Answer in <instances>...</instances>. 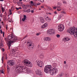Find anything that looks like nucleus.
Here are the masks:
<instances>
[{"instance_id": "1", "label": "nucleus", "mask_w": 77, "mask_h": 77, "mask_svg": "<svg viewBox=\"0 0 77 77\" xmlns=\"http://www.w3.org/2000/svg\"><path fill=\"white\" fill-rule=\"evenodd\" d=\"M15 68H16L15 70L18 72H29V69L25 66L22 67L16 65Z\"/></svg>"}, {"instance_id": "2", "label": "nucleus", "mask_w": 77, "mask_h": 77, "mask_svg": "<svg viewBox=\"0 0 77 77\" xmlns=\"http://www.w3.org/2000/svg\"><path fill=\"white\" fill-rule=\"evenodd\" d=\"M68 32L70 35H73L75 34L76 36H77V28L75 29V27H71L68 30Z\"/></svg>"}, {"instance_id": "3", "label": "nucleus", "mask_w": 77, "mask_h": 77, "mask_svg": "<svg viewBox=\"0 0 77 77\" xmlns=\"http://www.w3.org/2000/svg\"><path fill=\"white\" fill-rule=\"evenodd\" d=\"M52 66L50 65H47L45 66L44 69V71L45 72L48 73L50 72L52 69Z\"/></svg>"}, {"instance_id": "4", "label": "nucleus", "mask_w": 77, "mask_h": 77, "mask_svg": "<svg viewBox=\"0 0 77 77\" xmlns=\"http://www.w3.org/2000/svg\"><path fill=\"white\" fill-rule=\"evenodd\" d=\"M7 39L8 40H13L14 41H17L18 39L17 37H16L13 34L10 35L7 37Z\"/></svg>"}, {"instance_id": "5", "label": "nucleus", "mask_w": 77, "mask_h": 77, "mask_svg": "<svg viewBox=\"0 0 77 77\" xmlns=\"http://www.w3.org/2000/svg\"><path fill=\"white\" fill-rule=\"evenodd\" d=\"M19 52V53L17 52V50L16 49H13L11 51V54H15V55H17L16 57H21V55H20V54Z\"/></svg>"}, {"instance_id": "6", "label": "nucleus", "mask_w": 77, "mask_h": 77, "mask_svg": "<svg viewBox=\"0 0 77 77\" xmlns=\"http://www.w3.org/2000/svg\"><path fill=\"white\" fill-rule=\"evenodd\" d=\"M47 33L49 35H53L55 33V30L53 29H50L48 31Z\"/></svg>"}, {"instance_id": "7", "label": "nucleus", "mask_w": 77, "mask_h": 77, "mask_svg": "<svg viewBox=\"0 0 77 77\" xmlns=\"http://www.w3.org/2000/svg\"><path fill=\"white\" fill-rule=\"evenodd\" d=\"M64 29H65V27L62 24H60L58 25V30L61 32L63 31Z\"/></svg>"}, {"instance_id": "8", "label": "nucleus", "mask_w": 77, "mask_h": 77, "mask_svg": "<svg viewBox=\"0 0 77 77\" xmlns=\"http://www.w3.org/2000/svg\"><path fill=\"white\" fill-rule=\"evenodd\" d=\"M57 71V69L56 68H54L51 70L50 71L51 74V75H53L55 73H56V72Z\"/></svg>"}, {"instance_id": "9", "label": "nucleus", "mask_w": 77, "mask_h": 77, "mask_svg": "<svg viewBox=\"0 0 77 77\" xmlns=\"http://www.w3.org/2000/svg\"><path fill=\"white\" fill-rule=\"evenodd\" d=\"M35 73L38 75L39 76H40V77L42 76V73L40 69H38L36 71Z\"/></svg>"}, {"instance_id": "10", "label": "nucleus", "mask_w": 77, "mask_h": 77, "mask_svg": "<svg viewBox=\"0 0 77 77\" xmlns=\"http://www.w3.org/2000/svg\"><path fill=\"white\" fill-rule=\"evenodd\" d=\"M7 63L10 66H14V62L13 60H8V61Z\"/></svg>"}, {"instance_id": "11", "label": "nucleus", "mask_w": 77, "mask_h": 77, "mask_svg": "<svg viewBox=\"0 0 77 77\" xmlns=\"http://www.w3.org/2000/svg\"><path fill=\"white\" fill-rule=\"evenodd\" d=\"M37 64L38 66H40V67L41 68L43 65V61L41 60L39 61L37 63Z\"/></svg>"}, {"instance_id": "12", "label": "nucleus", "mask_w": 77, "mask_h": 77, "mask_svg": "<svg viewBox=\"0 0 77 77\" xmlns=\"http://www.w3.org/2000/svg\"><path fill=\"white\" fill-rule=\"evenodd\" d=\"M14 41H13L10 40L8 42V49L10 50V48H11V44L13 43H14Z\"/></svg>"}, {"instance_id": "13", "label": "nucleus", "mask_w": 77, "mask_h": 77, "mask_svg": "<svg viewBox=\"0 0 77 77\" xmlns=\"http://www.w3.org/2000/svg\"><path fill=\"white\" fill-rule=\"evenodd\" d=\"M43 39L44 41H51V38L49 37H45Z\"/></svg>"}, {"instance_id": "14", "label": "nucleus", "mask_w": 77, "mask_h": 77, "mask_svg": "<svg viewBox=\"0 0 77 77\" xmlns=\"http://www.w3.org/2000/svg\"><path fill=\"white\" fill-rule=\"evenodd\" d=\"M23 62L24 63L25 65H26L28 63L30 62V61L29 60L27 59H25L23 60Z\"/></svg>"}, {"instance_id": "15", "label": "nucleus", "mask_w": 77, "mask_h": 77, "mask_svg": "<svg viewBox=\"0 0 77 77\" xmlns=\"http://www.w3.org/2000/svg\"><path fill=\"white\" fill-rule=\"evenodd\" d=\"M62 6V3L60 2H58L57 4V8H59V9H61V6Z\"/></svg>"}, {"instance_id": "16", "label": "nucleus", "mask_w": 77, "mask_h": 77, "mask_svg": "<svg viewBox=\"0 0 77 77\" xmlns=\"http://www.w3.org/2000/svg\"><path fill=\"white\" fill-rule=\"evenodd\" d=\"M26 66H28V67H32V63L30 62V61L29 62V63H28L27 65H26Z\"/></svg>"}, {"instance_id": "17", "label": "nucleus", "mask_w": 77, "mask_h": 77, "mask_svg": "<svg viewBox=\"0 0 77 77\" xmlns=\"http://www.w3.org/2000/svg\"><path fill=\"white\" fill-rule=\"evenodd\" d=\"M40 21L42 23H44V22H45V21H44V19L42 17H40Z\"/></svg>"}, {"instance_id": "18", "label": "nucleus", "mask_w": 77, "mask_h": 77, "mask_svg": "<svg viewBox=\"0 0 77 77\" xmlns=\"http://www.w3.org/2000/svg\"><path fill=\"white\" fill-rule=\"evenodd\" d=\"M48 26V24L47 23H45L42 26L41 28L42 29H44V28H45Z\"/></svg>"}, {"instance_id": "19", "label": "nucleus", "mask_w": 77, "mask_h": 77, "mask_svg": "<svg viewBox=\"0 0 77 77\" xmlns=\"http://www.w3.org/2000/svg\"><path fill=\"white\" fill-rule=\"evenodd\" d=\"M63 40L64 41H65L66 42H67V41H69L70 40V39L69 38L66 37V38H63Z\"/></svg>"}, {"instance_id": "20", "label": "nucleus", "mask_w": 77, "mask_h": 77, "mask_svg": "<svg viewBox=\"0 0 77 77\" xmlns=\"http://www.w3.org/2000/svg\"><path fill=\"white\" fill-rule=\"evenodd\" d=\"M23 17L22 19V21H23V22H24V21H25V20H26V15H23Z\"/></svg>"}, {"instance_id": "21", "label": "nucleus", "mask_w": 77, "mask_h": 77, "mask_svg": "<svg viewBox=\"0 0 77 77\" xmlns=\"http://www.w3.org/2000/svg\"><path fill=\"white\" fill-rule=\"evenodd\" d=\"M23 8V9H27V6L24 5V4H23L22 5Z\"/></svg>"}, {"instance_id": "22", "label": "nucleus", "mask_w": 77, "mask_h": 77, "mask_svg": "<svg viewBox=\"0 0 77 77\" xmlns=\"http://www.w3.org/2000/svg\"><path fill=\"white\" fill-rule=\"evenodd\" d=\"M0 31L1 33V34H3V37H5V32H3L2 29H0Z\"/></svg>"}, {"instance_id": "23", "label": "nucleus", "mask_w": 77, "mask_h": 77, "mask_svg": "<svg viewBox=\"0 0 77 77\" xmlns=\"http://www.w3.org/2000/svg\"><path fill=\"white\" fill-rule=\"evenodd\" d=\"M39 57L41 59L44 58V54H40L39 55Z\"/></svg>"}, {"instance_id": "24", "label": "nucleus", "mask_w": 77, "mask_h": 77, "mask_svg": "<svg viewBox=\"0 0 77 77\" xmlns=\"http://www.w3.org/2000/svg\"><path fill=\"white\" fill-rule=\"evenodd\" d=\"M30 3L32 6H35V5H36V4L35 3H33V2L32 1H31Z\"/></svg>"}, {"instance_id": "25", "label": "nucleus", "mask_w": 77, "mask_h": 77, "mask_svg": "<svg viewBox=\"0 0 77 77\" xmlns=\"http://www.w3.org/2000/svg\"><path fill=\"white\" fill-rule=\"evenodd\" d=\"M3 46H4V45L3 44V42H1L0 43V48H2V47H3Z\"/></svg>"}, {"instance_id": "26", "label": "nucleus", "mask_w": 77, "mask_h": 77, "mask_svg": "<svg viewBox=\"0 0 77 77\" xmlns=\"http://www.w3.org/2000/svg\"><path fill=\"white\" fill-rule=\"evenodd\" d=\"M53 66L54 67L56 68L57 66V64L56 63H54L53 64Z\"/></svg>"}, {"instance_id": "27", "label": "nucleus", "mask_w": 77, "mask_h": 77, "mask_svg": "<svg viewBox=\"0 0 77 77\" xmlns=\"http://www.w3.org/2000/svg\"><path fill=\"white\" fill-rule=\"evenodd\" d=\"M41 50H47V48L45 47H43V48H41Z\"/></svg>"}, {"instance_id": "28", "label": "nucleus", "mask_w": 77, "mask_h": 77, "mask_svg": "<svg viewBox=\"0 0 77 77\" xmlns=\"http://www.w3.org/2000/svg\"><path fill=\"white\" fill-rule=\"evenodd\" d=\"M27 44H29V47H31L32 46V43H30L29 42H27Z\"/></svg>"}, {"instance_id": "29", "label": "nucleus", "mask_w": 77, "mask_h": 77, "mask_svg": "<svg viewBox=\"0 0 77 77\" xmlns=\"http://www.w3.org/2000/svg\"><path fill=\"white\" fill-rule=\"evenodd\" d=\"M61 13L63 14H64V15H66V12L64 11H62Z\"/></svg>"}, {"instance_id": "30", "label": "nucleus", "mask_w": 77, "mask_h": 77, "mask_svg": "<svg viewBox=\"0 0 77 77\" xmlns=\"http://www.w3.org/2000/svg\"><path fill=\"white\" fill-rule=\"evenodd\" d=\"M7 69L8 72H9V66H7Z\"/></svg>"}, {"instance_id": "31", "label": "nucleus", "mask_w": 77, "mask_h": 77, "mask_svg": "<svg viewBox=\"0 0 77 77\" xmlns=\"http://www.w3.org/2000/svg\"><path fill=\"white\" fill-rule=\"evenodd\" d=\"M4 59H5V57H2V63H3V60H4Z\"/></svg>"}, {"instance_id": "32", "label": "nucleus", "mask_w": 77, "mask_h": 77, "mask_svg": "<svg viewBox=\"0 0 77 77\" xmlns=\"http://www.w3.org/2000/svg\"><path fill=\"white\" fill-rule=\"evenodd\" d=\"M62 16H61V15H60L59 16H58V19H60V18H62Z\"/></svg>"}, {"instance_id": "33", "label": "nucleus", "mask_w": 77, "mask_h": 77, "mask_svg": "<svg viewBox=\"0 0 77 77\" xmlns=\"http://www.w3.org/2000/svg\"><path fill=\"white\" fill-rule=\"evenodd\" d=\"M26 12H27L29 13L30 12V9H28L26 11Z\"/></svg>"}, {"instance_id": "34", "label": "nucleus", "mask_w": 77, "mask_h": 77, "mask_svg": "<svg viewBox=\"0 0 77 77\" xmlns=\"http://www.w3.org/2000/svg\"><path fill=\"white\" fill-rule=\"evenodd\" d=\"M4 8H3V7H2V11L3 12H5V11H4Z\"/></svg>"}, {"instance_id": "35", "label": "nucleus", "mask_w": 77, "mask_h": 77, "mask_svg": "<svg viewBox=\"0 0 77 77\" xmlns=\"http://www.w3.org/2000/svg\"><path fill=\"white\" fill-rule=\"evenodd\" d=\"M39 47H40V46L39 45H38V49L40 50H41V48H40Z\"/></svg>"}, {"instance_id": "36", "label": "nucleus", "mask_w": 77, "mask_h": 77, "mask_svg": "<svg viewBox=\"0 0 77 77\" xmlns=\"http://www.w3.org/2000/svg\"><path fill=\"white\" fill-rule=\"evenodd\" d=\"M41 34V33L39 32V33H37L36 34V35L37 36H39L40 34Z\"/></svg>"}, {"instance_id": "37", "label": "nucleus", "mask_w": 77, "mask_h": 77, "mask_svg": "<svg viewBox=\"0 0 77 77\" xmlns=\"http://www.w3.org/2000/svg\"><path fill=\"white\" fill-rule=\"evenodd\" d=\"M56 36H57V38H60V35L59 34H57L56 35Z\"/></svg>"}, {"instance_id": "38", "label": "nucleus", "mask_w": 77, "mask_h": 77, "mask_svg": "<svg viewBox=\"0 0 77 77\" xmlns=\"http://www.w3.org/2000/svg\"><path fill=\"white\" fill-rule=\"evenodd\" d=\"M48 8L49 9V10H50L51 11H53V10H52V9H51L50 7H48Z\"/></svg>"}, {"instance_id": "39", "label": "nucleus", "mask_w": 77, "mask_h": 77, "mask_svg": "<svg viewBox=\"0 0 77 77\" xmlns=\"http://www.w3.org/2000/svg\"><path fill=\"white\" fill-rule=\"evenodd\" d=\"M39 2H41L42 3H43L44 2V0H38Z\"/></svg>"}, {"instance_id": "40", "label": "nucleus", "mask_w": 77, "mask_h": 77, "mask_svg": "<svg viewBox=\"0 0 77 77\" xmlns=\"http://www.w3.org/2000/svg\"><path fill=\"white\" fill-rule=\"evenodd\" d=\"M59 75H60V76H61V77H62V75H63V73H61Z\"/></svg>"}, {"instance_id": "41", "label": "nucleus", "mask_w": 77, "mask_h": 77, "mask_svg": "<svg viewBox=\"0 0 77 77\" xmlns=\"http://www.w3.org/2000/svg\"><path fill=\"white\" fill-rule=\"evenodd\" d=\"M69 75L67 74L66 75L65 77H69Z\"/></svg>"}, {"instance_id": "42", "label": "nucleus", "mask_w": 77, "mask_h": 77, "mask_svg": "<svg viewBox=\"0 0 77 77\" xmlns=\"http://www.w3.org/2000/svg\"><path fill=\"white\" fill-rule=\"evenodd\" d=\"M3 70H4V69H3L2 71L0 70L2 74H3V72H4L3 71Z\"/></svg>"}, {"instance_id": "43", "label": "nucleus", "mask_w": 77, "mask_h": 77, "mask_svg": "<svg viewBox=\"0 0 77 77\" xmlns=\"http://www.w3.org/2000/svg\"><path fill=\"white\" fill-rule=\"evenodd\" d=\"M48 17H47L45 19L46 21H48Z\"/></svg>"}, {"instance_id": "44", "label": "nucleus", "mask_w": 77, "mask_h": 77, "mask_svg": "<svg viewBox=\"0 0 77 77\" xmlns=\"http://www.w3.org/2000/svg\"><path fill=\"white\" fill-rule=\"evenodd\" d=\"M60 9H59L58 8L57 9V10L58 11H61V10H62V9H61V8H60Z\"/></svg>"}, {"instance_id": "45", "label": "nucleus", "mask_w": 77, "mask_h": 77, "mask_svg": "<svg viewBox=\"0 0 77 77\" xmlns=\"http://www.w3.org/2000/svg\"><path fill=\"white\" fill-rule=\"evenodd\" d=\"M5 59L7 60L8 59V57H7V54H5Z\"/></svg>"}, {"instance_id": "46", "label": "nucleus", "mask_w": 77, "mask_h": 77, "mask_svg": "<svg viewBox=\"0 0 77 77\" xmlns=\"http://www.w3.org/2000/svg\"><path fill=\"white\" fill-rule=\"evenodd\" d=\"M37 5L38 6H39V5H41V3L38 2V3L37 4Z\"/></svg>"}, {"instance_id": "47", "label": "nucleus", "mask_w": 77, "mask_h": 77, "mask_svg": "<svg viewBox=\"0 0 77 77\" xmlns=\"http://www.w3.org/2000/svg\"><path fill=\"white\" fill-rule=\"evenodd\" d=\"M5 28H6V29L7 30H8V25H6V26Z\"/></svg>"}, {"instance_id": "48", "label": "nucleus", "mask_w": 77, "mask_h": 77, "mask_svg": "<svg viewBox=\"0 0 77 77\" xmlns=\"http://www.w3.org/2000/svg\"><path fill=\"white\" fill-rule=\"evenodd\" d=\"M31 12L32 13H33V12H34V11H33V10H32L31 11Z\"/></svg>"}, {"instance_id": "49", "label": "nucleus", "mask_w": 77, "mask_h": 77, "mask_svg": "<svg viewBox=\"0 0 77 77\" xmlns=\"http://www.w3.org/2000/svg\"><path fill=\"white\" fill-rule=\"evenodd\" d=\"M63 3L64 4H66V3H66V1H64V2H63Z\"/></svg>"}, {"instance_id": "50", "label": "nucleus", "mask_w": 77, "mask_h": 77, "mask_svg": "<svg viewBox=\"0 0 77 77\" xmlns=\"http://www.w3.org/2000/svg\"><path fill=\"white\" fill-rule=\"evenodd\" d=\"M56 8H57V6H56L55 7H54V9H56Z\"/></svg>"}, {"instance_id": "51", "label": "nucleus", "mask_w": 77, "mask_h": 77, "mask_svg": "<svg viewBox=\"0 0 77 77\" xmlns=\"http://www.w3.org/2000/svg\"><path fill=\"white\" fill-rule=\"evenodd\" d=\"M48 20H51V19L50 18H48Z\"/></svg>"}, {"instance_id": "52", "label": "nucleus", "mask_w": 77, "mask_h": 77, "mask_svg": "<svg viewBox=\"0 0 77 77\" xmlns=\"http://www.w3.org/2000/svg\"><path fill=\"white\" fill-rule=\"evenodd\" d=\"M27 35H26V36H25L23 38V39H25V38H27Z\"/></svg>"}, {"instance_id": "53", "label": "nucleus", "mask_w": 77, "mask_h": 77, "mask_svg": "<svg viewBox=\"0 0 77 77\" xmlns=\"http://www.w3.org/2000/svg\"><path fill=\"white\" fill-rule=\"evenodd\" d=\"M41 8H42V9H44V6H41Z\"/></svg>"}, {"instance_id": "54", "label": "nucleus", "mask_w": 77, "mask_h": 77, "mask_svg": "<svg viewBox=\"0 0 77 77\" xmlns=\"http://www.w3.org/2000/svg\"><path fill=\"white\" fill-rule=\"evenodd\" d=\"M32 48H34V45H32Z\"/></svg>"}, {"instance_id": "55", "label": "nucleus", "mask_w": 77, "mask_h": 77, "mask_svg": "<svg viewBox=\"0 0 77 77\" xmlns=\"http://www.w3.org/2000/svg\"><path fill=\"white\" fill-rule=\"evenodd\" d=\"M2 51H5V49H4V48H2Z\"/></svg>"}, {"instance_id": "56", "label": "nucleus", "mask_w": 77, "mask_h": 77, "mask_svg": "<svg viewBox=\"0 0 77 77\" xmlns=\"http://www.w3.org/2000/svg\"><path fill=\"white\" fill-rule=\"evenodd\" d=\"M57 77H61V76L60 75H58Z\"/></svg>"}, {"instance_id": "57", "label": "nucleus", "mask_w": 77, "mask_h": 77, "mask_svg": "<svg viewBox=\"0 0 77 77\" xmlns=\"http://www.w3.org/2000/svg\"><path fill=\"white\" fill-rule=\"evenodd\" d=\"M16 9H17V10H19V8H16Z\"/></svg>"}, {"instance_id": "58", "label": "nucleus", "mask_w": 77, "mask_h": 77, "mask_svg": "<svg viewBox=\"0 0 77 77\" xmlns=\"http://www.w3.org/2000/svg\"><path fill=\"white\" fill-rule=\"evenodd\" d=\"M19 9H22V8H21V7H20L19 8Z\"/></svg>"}, {"instance_id": "59", "label": "nucleus", "mask_w": 77, "mask_h": 77, "mask_svg": "<svg viewBox=\"0 0 77 77\" xmlns=\"http://www.w3.org/2000/svg\"><path fill=\"white\" fill-rule=\"evenodd\" d=\"M54 13L55 14H57V12H56V11H54Z\"/></svg>"}, {"instance_id": "60", "label": "nucleus", "mask_w": 77, "mask_h": 77, "mask_svg": "<svg viewBox=\"0 0 77 77\" xmlns=\"http://www.w3.org/2000/svg\"><path fill=\"white\" fill-rule=\"evenodd\" d=\"M64 64H66V61H64Z\"/></svg>"}, {"instance_id": "61", "label": "nucleus", "mask_w": 77, "mask_h": 77, "mask_svg": "<svg viewBox=\"0 0 77 77\" xmlns=\"http://www.w3.org/2000/svg\"><path fill=\"white\" fill-rule=\"evenodd\" d=\"M48 14L49 15H51V13H49Z\"/></svg>"}, {"instance_id": "62", "label": "nucleus", "mask_w": 77, "mask_h": 77, "mask_svg": "<svg viewBox=\"0 0 77 77\" xmlns=\"http://www.w3.org/2000/svg\"><path fill=\"white\" fill-rule=\"evenodd\" d=\"M11 9H10L9 10V12H11Z\"/></svg>"}, {"instance_id": "63", "label": "nucleus", "mask_w": 77, "mask_h": 77, "mask_svg": "<svg viewBox=\"0 0 77 77\" xmlns=\"http://www.w3.org/2000/svg\"><path fill=\"white\" fill-rule=\"evenodd\" d=\"M0 2H3V0H0Z\"/></svg>"}, {"instance_id": "64", "label": "nucleus", "mask_w": 77, "mask_h": 77, "mask_svg": "<svg viewBox=\"0 0 77 77\" xmlns=\"http://www.w3.org/2000/svg\"><path fill=\"white\" fill-rule=\"evenodd\" d=\"M10 15H12V12H10Z\"/></svg>"}]
</instances>
